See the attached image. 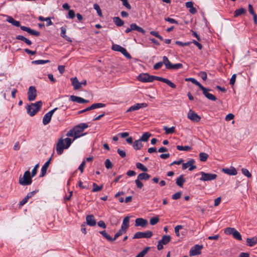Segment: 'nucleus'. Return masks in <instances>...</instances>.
<instances>
[{"instance_id":"52","label":"nucleus","mask_w":257,"mask_h":257,"mask_svg":"<svg viewBox=\"0 0 257 257\" xmlns=\"http://www.w3.org/2000/svg\"><path fill=\"white\" fill-rule=\"evenodd\" d=\"M241 172L244 176H246L248 178H251L252 176L251 173L248 171V170L247 169L242 168L241 169Z\"/></svg>"},{"instance_id":"6","label":"nucleus","mask_w":257,"mask_h":257,"mask_svg":"<svg viewBox=\"0 0 257 257\" xmlns=\"http://www.w3.org/2000/svg\"><path fill=\"white\" fill-rule=\"evenodd\" d=\"M200 174L201 175V177L200 178V180L202 181H210L214 180L217 177V175L215 174L207 173L204 172H201Z\"/></svg>"},{"instance_id":"8","label":"nucleus","mask_w":257,"mask_h":257,"mask_svg":"<svg viewBox=\"0 0 257 257\" xmlns=\"http://www.w3.org/2000/svg\"><path fill=\"white\" fill-rule=\"evenodd\" d=\"M57 109H58V108L56 107V108H54L53 109L50 110V111L48 112L47 113H46L44 115V116L43 118V123L44 125H46L50 122L53 113L55 112V111Z\"/></svg>"},{"instance_id":"48","label":"nucleus","mask_w":257,"mask_h":257,"mask_svg":"<svg viewBox=\"0 0 257 257\" xmlns=\"http://www.w3.org/2000/svg\"><path fill=\"white\" fill-rule=\"evenodd\" d=\"M123 48V47L117 44H114L112 46V49L115 51L121 52Z\"/></svg>"},{"instance_id":"29","label":"nucleus","mask_w":257,"mask_h":257,"mask_svg":"<svg viewBox=\"0 0 257 257\" xmlns=\"http://www.w3.org/2000/svg\"><path fill=\"white\" fill-rule=\"evenodd\" d=\"M151 177V176L146 173H142L140 174L138 176L137 178L139 179V180H148L150 179Z\"/></svg>"},{"instance_id":"1","label":"nucleus","mask_w":257,"mask_h":257,"mask_svg":"<svg viewBox=\"0 0 257 257\" xmlns=\"http://www.w3.org/2000/svg\"><path fill=\"white\" fill-rule=\"evenodd\" d=\"M88 125L85 123H80L75 127L73 129L70 130L67 134V136L69 137H73L75 139L83 136L84 134L81 135L80 134L86 128Z\"/></svg>"},{"instance_id":"20","label":"nucleus","mask_w":257,"mask_h":257,"mask_svg":"<svg viewBox=\"0 0 257 257\" xmlns=\"http://www.w3.org/2000/svg\"><path fill=\"white\" fill-rule=\"evenodd\" d=\"M130 217L126 216L123 219L122 223L121 226V229L126 232L130 226Z\"/></svg>"},{"instance_id":"5","label":"nucleus","mask_w":257,"mask_h":257,"mask_svg":"<svg viewBox=\"0 0 257 257\" xmlns=\"http://www.w3.org/2000/svg\"><path fill=\"white\" fill-rule=\"evenodd\" d=\"M224 233L227 235H232L237 240H241L242 239L240 233L234 228H226L224 230Z\"/></svg>"},{"instance_id":"39","label":"nucleus","mask_w":257,"mask_h":257,"mask_svg":"<svg viewBox=\"0 0 257 257\" xmlns=\"http://www.w3.org/2000/svg\"><path fill=\"white\" fill-rule=\"evenodd\" d=\"M245 12V10L243 8H241L239 9H237L234 12V17H237L239 16H240Z\"/></svg>"},{"instance_id":"3","label":"nucleus","mask_w":257,"mask_h":257,"mask_svg":"<svg viewBox=\"0 0 257 257\" xmlns=\"http://www.w3.org/2000/svg\"><path fill=\"white\" fill-rule=\"evenodd\" d=\"M42 102L37 101L36 103H32L26 107L28 113L31 116H34L41 108Z\"/></svg>"},{"instance_id":"47","label":"nucleus","mask_w":257,"mask_h":257,"mask_svg":"<svg viewBox=\"0 0 257 257\" xmlns=\"http://www.w3.org/2000/svg\"><path fill=\"white\" fill-rule=\"evenodd\" d=\"M38 20L40 21H49V22L46 24L47 26H49L53 25V23L50 20V18H44L42 16H39L38 17Z\"/></svg>"},{"instance_id":"64","label":"nucleus","mask_w":257,"mask_h":257,"mask_svg":"<svg viewBox=\"0 0 257 257\" xmlns=\"http://www.w3.org/2000/svg\"><path fill=\"white\" fill-rule=\"evenodd\" d=\"M117 152L122 158H124L126 156V153L124 151L121 150L120 149H118Z\"/></svg>"},{"instance_id":"4","label":"nucleus","mask_w":257,"mask_h":257,"mask_svg":"<svg viewBox=\"0 0 257 257\" xmlns=\"http://www.w3.org/2000/svg\"><path fill=\"white\" fill-rule=\"evenodd\" d=\"M32 177L30 171H27L24 173L23 177H20L19 182L20 185L23 186L30 185L32 182Z\"/></svg>"},{"instance_id":"59","label":"nucleus","mask_w":257,"mask_h":257,"mask_svg":"<svg viewBox=\"0 0 257 257\" xmlns=\"http://www.w3.org/2000/svg\"><path fill=\"white\" fill-rule=\"evenodd\" d=\"M163 64V61L158 62L154 65L153 68L155 70H158L161 68Z\"/></svg>"},{"instance_id":"17","label":"nucleus","mask_w":257,"mask_h":257,"mask_svg":"<svg viewBox=\"0 0 257 257\" xmlns=\"http://www.w3.org/2000/svg\"><path fill=\"white\" fill-rule=\"evenodd\" d=\"M222 171L229 175H236L237 173L236 169L233 167H231L229 168H223Z\"/></svg>"},{"instance_id":"13","label":"nucleus","mask_w":257,"mask_h":257,"mask_svg":"<svg viewBox=\"0 0 257 257\" xmlns=\"http://www.w3.org/2000/svg\"><path fill=\"white\" fill-rule=\"evenodd\" d=\"M187 117L189 119L195 122H199L201 119V117L191 110L189 111Z\"/></svg>"},{"instance_id":"45","label":"nucleus","mask_w":257,"mask_h":257,"mask_svg":"<svg viewBox=\"0 0 257 257\" xmlns=\"http://www.w3.org/2000/svg\"><path fill=\"white\" fill-rule=\"evenodd\" d=\"M100 233L107 240L110 241H113L112 237H111L108 234H107L105 230L100 231Z\"/></svg>"},{"instance_id":"63","label":"nucleus","mask_w":257,"mask_h":257,"mask_svg":"<svg viewBox=\"0 0 257 257\" xmlns=\"http://www.w3.org/2000/svg\"><path fill=\"white\" fill-rule=\"evenodd\" d=\"M122 5L126 7L127 9L130 10L131 9V6L128 3L127 0H122Z\"/></svg>"},{"instance_id":"46","label":"nucleus","mask_w":257,"mask_h":257,"mask_svg":"<svg viewBox=\"0 0 257 257\" xmlns=\"http://www.w3.org/2000/svg\"><path fill=\"white\" fill-rule=\"evenodd\" d=\"M208 157V155L205 153H200L199 154V158L201 161L205 162L207 160Z\"/></svg>"},{"instance_id":"55","label":"nucleus","mask_w":257,"mask_h":257,"mask_svg":"<svg viewBox=\"0 0 257 257\" xmlns=\"http://www.w3.org/2000/svg\"><path fill=\"white\" fill-rule=\"evenodd\" d=\"M120 53H122L127 58H131V55L128 53V52L125 48H123V49L122 50V51Z\"/></svg>"},{"instance_id":"50","label":"nucleus","mask_w":257,"mask_h":257,"mask_svg":"<svg viewBox=\"0 0 257 257\" xmlns=\"http://www.w3.org/2000/svg\"><path fill=\"white\" fill-rule=\"evenodd\" d=\"M126 232L121 228L115 234L114 236L112 238L113 241L115 240L117 237L125 233Z\"/></svg>"},{"instance_id":"22","label":"nucleus","mask_w":257,"mask_h":257,"mask_svg":"<svg viewBox=\"0 0 257 257\" xmlns=\"http://www.w3.org/2000/svg\"><path fill=\"white\" fill-rule=\"evenodd\" d=\"M51 158H50L45 164L44 165L42 166V168H41V175H40V177H44L46 174V171H47V170L50 164V162H51Z\"/></svg>"},{"instance_id":"56","label":"nucleus","mask_w":257,"mask_h":257,"mask_svg":"<svg viewBox=\"0 0 257 257\" xmlns=\"http://www.w3.org/2000/svg\"><path fill=\"white\" fill-rule=\"evenodd\" d=\"M120 53H122L127 58H131V55L128 53V52L125 48H123V49L122 50V51Z\"/></svg>"},{"instance_id":"57","label":"nucleus","mask_w":257,"mask_h":257,"mask_svg":"<svg viewBox=\"0 0 257 257\" xmlns=\"http://www.w3.org/2000/svg\"><path fill=\"white\" fill-rule=\"evenodd\" d=\"M171 69H179L183 67V65L181 63L172 64Z\"/></svg>"},{"instance_id":"58","label":"nucleus","mask_w":257,"mask_h":257,"mask_svg":"<svg viewBox=\"0 0 257 257\" xmlns=\"http://www.w3.org/2000/svg\"><path fill=\"white\" fill-rule=\"evenodd\" d=\"M105 166L107 169L111 168L112 164L109 159H106L105 161Z\"/></svg>"},{"instance_id":"16","label":"nucleus","mask_w":257,"mask_h":257,"mask_svg":"<svg viewBox=\"0 0 257 257\" xmlns=\"http://www.w3.org/2000/svg\"><path fill=\"white\" fill-rule=\"evenodd\" d=\"M70 99L72 101L76 102L79 103H87L89 102L88 100H86L80 97L74 95H71L70 97Z\"/></svg>"},{"instance_id":"21","label":"nucleus","mask_w":257,"mask_h":257,"mask_svg":"<svg viewBox=\"0 0 257 257\" xmlns=\"http://www.w3.org/2000/svg\"><path fill=\"white\" fill-rule=\"evenodd\" d=\"M86 221L87 225L90 226H93L96 225V220L92 215H87L86 217Z\"/></svg>"},{"instance_id":"32","label":"nucleus","mask_w":257,"mask_h":257,"mask_svg":"<svg viewBox=\"0 0 257 257\" xmlns=\"http://www.w3.org/2000/svg\"><path fill=\"white\" fill-rule=\"evenodd\" d=\"M163 60L164 64L165 65L166 68L167 69H171V66L172 65V64L171 63L169 59L166 56H164L163 57Z\"/></svg>"},{"instance_id":"49","label":"nucleus","mask_w":257,"mask_h":257,"mask_svg":"<svg viewBox=\"0 0 257 257\" xmlns=\"http://www.w3.org/2000/svg\"><path fill=\"white\" fill-rule=\"evenodd\" d=\"M136 167L138 169H140L144 172H147L148 171V168L141 163H137L136 164Z\"/></svg>"},{"instance_id":"10","label":"nucleus","mask_w":257,"mask_h":257,"mask_svg":"<svg viewBox=\"0 0 257 257\" xmlns=\"http://www.w3.org/2000/svg\"><path fill=\"white\" fill-rule=\"evenodd\" d=\"M153 75H150L148 73H142L138 76V80L143 82H153Z\"/></svg>"},{"instance_id":"27","label":"nucleus","mask_w":257,"mask_h":257,"mask_svg":"<svg viewBox=\"0 0 257 257\" xmlns=\"http://www.w3.org/2000/svg\"><path fill=\"white\" fill-rule=\"evenodd\" d=\"M7 21L15 26L21 27L20 22L16 21L11 16L8 17Z\"/></svg>"},{"instance_id":"35","label":"nucleus","mask_w":257,"mask_h":257,"mask_svg":"<svg viewBox=\"0 0 257 257\" xmlns=\"http://www.w3.org/2000/svg\"><path fill=\"white\" fill-rule=\"evenodd\" d=\"M151 136V133H150L149 132H146L142 136L140 140L142 142H147Z\"/></svg>"},{"instance_id":"2","label":"nucleus","mask_w":257,"mask_h":257,"mask_svg":"<svg viewBox=\"0 0 257 257\" xmlns=\"http://www.w3.org/2000/svg\"><path fill=\"white\" fill-rule=\"evenodd\" d=\"M72 143V141L71 139L69 138H67L64 140L62 139H59L57 142L56 148L57 154H58L59 155H61L63 152L64 149H68L70 147Z\"/></svg>"},{"instance_id":"61","label":"nucleus","mask_w":257,"mask_h":257,"mask_svg":"<svg viewBox=\"0 0 257 257\" xmlns=\"http://www.w3.org/2000/svg\"><path fill=\"white\" fill-rule=\"evenodd\" d=\"M181 196V192H178L172 195V199L174 200H177L179 199Z\"/></svg>"},{"instance_id":"14","label":"nucleus","mask_w":257,"mask_h":257,"mask_svg":"<svg viewBox=\"0 0 257 257\" xmlns=\"http://www.w3.org/2000/svg\"><path fill=\"white\" fill-rule=\"evenodd\" d=\"M200 89L202 90L203 94L208 99L212 101H215L216 100V97L214 95L208 92L210 89L206 88L203 86H202Z\"/></svg>"},{"instance_id":"34","label":"nucleus","mask_w":257,"mask_h":257,"mask_svg":"<svg viewBox=\"0 0 257 257\" xmlns=\"http://www.w3.org/2000/svg\"><path fill=\"white\" fill-rule=\"evenodd\" d=\"M186 81H191L194 84L198 86L200 88L203 86L198 81L193 78H187L185 79Z\"/></svg>"},{"instance_id":"26","label":"nucleus","mask_w":257,"mask_h":257,"mask_svg":"<svg viewBox=\"0 0 257 257\" xmlns=\"http://www.w3.org/2000/svg\"><path fill=\"white\" fill-rule=\"evenodd\" d=\"M246 242L248 246H253L257 244V237H253L252 238H247L246 239Z\"/></svg>"},{"instance_id":"60","label":"nucleus","mask_w":257,"mask_h":257,"mask_svg":"<svg viewBox=\"0 0 257 257\" xmlns=\"http://www.w3.org/2000/svg\"><path fill=\"white\" fill-rule=\"evenodd\" d=\"M165 20L167 22H169L171 24H178V22L175 20V19H172V18H165Z\"/></svg>"},{"instance_id":"7","label":"nucleus","mask_w":257,"mask_h":257,"mask_svg":"<svg viewBox=\"0 0 257 257\" xmlns=\"http://www.w3.org/2000/svg\"><path fill=\"white\" fill-rule=\"evenodd\" d=\"M153 235V232L151 231L146 232H137L133 236V239L151 238Z\"/></svg>"},{"instance_id":"33","label":"nucleus","mask_w":257,"mask_h":257,"mask_svg":"<svg viewBox=\"0 0 257 257\" xmlns=\"http://www.w3.org/2000/svg\"><path fill=\"white\" fill-rule=\"evenodd\" d=\"M16 39L23 41L28 45L32 44V42L30 40L22 35H18L16 37Z\"/></svg>"},{"instance_id":"24","label":"nucleus","mask_w":257,"mask_h":257,"mask_svg":"<svg viewBox=\"0 0 257 257\" xmlns=\"http://www.w3.org/2000/svg\"><path fill=\"white\" fill-rule=\"evenodd\" d=\"M130 26H131L132 31H137L143 34L145 33V31L142 27L138 26L135 23H133L131 24Z\"/></svg>"},{"instance_id":"19","label":"nucleus","mask_w":257,"mask_h":257,"mask_svg":"<svg viewBox=\"0 0 257 257\" xmlns=\"http://www.w3.org/2000/svg\"><path fill=\"white\" fill-rule=\"evenodd\" d=\"M20 28L22 30L26 31L32 35L36 36H38L40 35V32L32 30L29 27H27L26 26H21Z\"/></svg>"},{"instance_id":"12","label":"nucleus","mask_w":257,"mask_h":257,"mask_svg":"<svg viewBox=\"0 0 257 257\" xmlns=\"http://www.w3.org/2000/svg\"><path fill=\"white\" fill-rule=\"evenodd\" d=\"M36 89L35 86H31L29 88L28 98L29 101L34 100L36 97Z\"/></svg>"},{"instance_id":"18","label":"nucleus","mask_w":257,"mask_h":257,"mask_svg":"<svg viewBox=\"0 0 257 257\" xmlns=\"http://www.w3.org/2000/svg\"><path fill=\"white\" fill-rule=\"evenodd\" d=\"M148 224V221L142 218H138L136 219L135 225L144 227Z\"/></svg>"},{"instance_id":"43","label":"nucleus","mask_w":257,"mask_h":257,"mask_svg":"<svg viewBox=\"0 0 257 257\" xmlns=\"http://www.w3.org/2000/svg\"><path fill=\"white\" fill-rule=\"evenodd\" d=\"M105 106V104L102 103H93L91 105V108L94 109L98 108L104 107Z\"/></svg>"},{"instance_id":"38","label":"nucleus","mask_w":257,"mask_h":257,"mask_svg":"<svg viewBox=\"0 0 257 257\" xmlns=\"http://www.w3.org/2000/svg\"><path fill=\"white\" fill-rule=\"evenodd\" d=\"M164 130L166 134H172L175 132V127L172 126L171 127H168L167 126H164Z\"/></svg>"},{"instance_id":"44","label":"nucleus","mask_w":257,"mask_h":257,"mask_svg":"<svg viewBox=\"0 0 257 257\" xmlns=\"http://www.w3.org/2000/svg\"><path fill=\"white\" fill-rule=\"evenodd\" d=\"M50 61L49 60H35L32 62V63L36 65H40V64H44L46 63H49Z\"/></svg>"},{"instance_id":"36","label":"nucleus","mask_w":257,"mask_h":257,"mask_svg":"<svg viewBox=\"0 0 257 257\" xmlns=\"http://www.w3.org/2000/svg\"><path fill=\"white\" fill-rule=\"evenodd\" d=\"M195 163V161L193 159H191L190 160L188 161L186 163H183L182 165V169L183 170H185L188 168H189L191 165H193Z\"/></svg>"},{"instance_id":"62","label":"nucleus","mask_w":257,"mask_h":257,"mask_svg":"<svg viewBox=\"0 0 257 257\" xmlns=\"http://www.w3.org/2000/svg\"><path fill=\"white\" fill-rule=\"evenodd\" d=\"M199 75L203 80H206L207 79V73L205 72L201 71L199 73Z\"/></svg>"},{"instance_id":"28","label":"nucleus","mask_w":257,"mask_h":257,"mask_svg":"<svg viewBox=\"0 0 257 257\" xmlns=\"http://www.w3.org/2000/svg\"><path fill=\"white\" fill-rule=\"evenodd\" d=\"M185 182V179L183 175H180L177 179L176 183L179 187H182L184 183Z\"/></svg>"},{"instance_id":"9","label":"nucleus","mask_w":257,"mask_h":257,"mask_svg":"<svg viewBox=\"0 0 257 257\" xmlns=\"http://www.w3.org/2000/svg\"><path fill=\"white\" fill-rule=\"evenodd\" d=\"M153 81L155 80L160 81L166 83L168 85H169L170 87L172 88H175L176 87V85L171 82L170 80L164 78L159 76H153Z\"/></svg>"},{"instance_id":"11","label":"nucleus","mask_w":257,"mask_h":257,"mask_svg":"<svg viewBox=\"0 0 257 257\" xmlns=\"http://www.w3.org/2000/svg\"><path fill=\"white\" fill-rule=\"evenodd\" d=\"M203 248L202 245H199L198 244L195 245L193 247L191 248L189 251V255L190 256H195L201 254V250Z\"/></svg>"},{"instance_id":"51","label":"nucleus","mask_w":257,"mask_h":257,"mask_svg":"<svg viewBox=\"0 0 257 257\" xmlns=\"http://www.w3.org/2000/svg\"><path fill=\"white\" fill-rule=\"evenodd\" d=\"M159 221V216H157L151 218L150 223L152 225L156 224Z\"/></svg>"},{"instance_id":"31","label":"nucleus","mask_w":257,"mask_h":257,"mask_svg":"<svg viewBox=\"0 0 257 257\" xmlns=\"http://www.w3.org/2000/svg\"><path fill=\"white\" fill-rule=\"evenodd\" d=\"M143 147L142 141L139 139L135 141L133 144V148L136 150H140Z\"/></svg>"},{"instance_id":"30","label":"nucleus","mask_w":257,"mask_h":257,"mask_svg":"<svg viewBox=\"0 0 257 257\" xmlns=\"http://www.w3.org/2000/svg\"><path fill=\"white\" fill-rule=\"evenodd\" d=\"M113 21L114 24L118 27L122 26L124 24V22L118 17H115L113 18Z\"/></svg>"},{"instance_id":"40","label":"nucleus","mask_w":257,"mask_h":257,"mask_svg":"<svg viewBox=\"0 0 257 257\" xmlns=\"http://www.w3.org/2000/svg\"><path fill=\"white\" fill-rule=\"evenodd\" d=\"M176 148L179 151H189L191 150V147L189 146H182L178 145Z\"/></svg>"},{"instance_id":"53","label":"nucleus","mask_w":257,"mask_h":257,"mask_svg":"<svg viewBox=\"0 0 257 257\" xmlns=\"http://www.w3.org/2000/svg\"><path fill=\"white\" fill-rule=\"evenodd\" d=\"M175 43L179 46L184 47V46H189L191 44V42H187L184 43V42H181L179 41H176L175 42Z\"/></svg>"},{"instance_id":"42","label":"nucleus","mask_w":257,"mask_h":257,"mask_svg":"<svg viewBox=\"0 0 257 257\" xmlns=\"http://www.w3.org/2000/svg\"><path fill=\"white\" fill-rule=\"evenodd\" d=\"M103 188V185L98 186L95 183H93V189L92 192H96L101 190Z\"/></svg>"},{"instance_id":"25","label":"nucleus","mask_w":257,"mask_h":257,"mask_svg":"<svg viewBox=\"0 0 257 257\" xmlns=\"http://www.w3.org/2000/svg\"><path fill=\"white\" fill-rule=\"evenodd\" d=\"M61 29V34L60 35L62 37L64 38L68 42H72V40L71 38L67 36L66 35V29L65 27H62L60 28Z\"/></svg>"},{"instance_id":"41","label":"nucleus","mask_w":257,"mask_h":257,"mask_svg":"<svg viewBox=\"0 0 257 257\" xmlns=\"http://www.w3.org/2000/svg\"><path fill=\"white\" fill-rule=\"evenodd\" d=\"M150 247H146L142 251H141L136 257H144L148 253L150 249Z\"/></svg>"},{"instance_id":"54","label":"nucleus","mask_w":257,"mask_h":257,"mask_svg":"<svg viewBox=\"0 0 257 257\" xmlns=\"http://www.w3.org/2000/svg\"><path fill=\"white\" fill-rule=\"evenodd\" d=\"M183 227V226L181 225H178L175 227V232L177 236H180L179 230L182 229Z\"/></svg>"},{"instance_id":"15","label":"nucleus","mask_w":257,"mask_h":257,"mask_svg":"<svg viewBox=\"0 0 257 257\" xmlns=\"http://www.w3.org/2000/svg\"><path fill=\"white\" fill-rule=\"evenodd\" d=\"M146 103H136L135 105L131 106L127 110L126 112H131L139 110L141 108L146 107L147 106Z\"/></svg>"},{"instance_id":"37","label":"nucleus","mask_w":257,"mask_h":257,"mask_svg":"<svg viewBox=\"0 0 257 257\" xmlns=\"http://www.w3.org/2000/svg\"><path fill=\"white\" fill-rule=\"evenodd\" d=\"M171 236L170 235H164L160 240L163 244H166L170 242Z\"/></svg>"},{"instance_id":"23","label":"nucleus","mask_w":257,"mask_h":257,"mask_svg":"<svg viewBox=\"0 0 257 257\" xmlns=\"http://www.w3.org/2000/svg\"><path fill=\"white\" fill-rule=\"evenodd\" d=\"M71 81L74 90H78L81 87V83L79 82L77 77L71 78Z\"/></svg>"}]
</instances>
